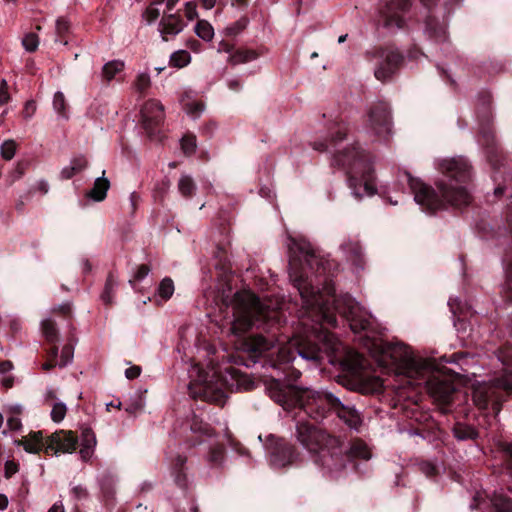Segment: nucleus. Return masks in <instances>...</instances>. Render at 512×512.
Instances as JSON below:
<instances>
[{"instance_id": "1", "label": "nucleus", "mask_w": 512, "mask_h": 512, "mask_svg": "<svg viewBox=\"0 0 512 512\" xmlns=\"http://www.w3.org/2000/svg\"><path fill=\"white\" fill-rule=\"evenodd\" d=\"M287 247L290 280L298 290L309 317L316 318L317 326H312L311 331H306L304 336L293 337L278 348L273 366L292 373L284 381L274 379L268 384L269 395L276 403L271 394V388L276 382L285 388L310 389L292 383L301 376V372L290 364L300 358L316 365L323 359V353L330 355L338 351L339 341L322 327L324 323L331 327L337 325L333 311L342 315L354 332H360L369 325V314L355 299L348 294L338 297L333 295L334 287L327 281L332 267L328 259L316 255L311 244L302 238L289 236Z\"/></svg>"}, {"instance_id": "2", "label": "nucleus", "mask_w": 512, "mask_h": 512, "mask_svg": "<svg viewBox=\"0 0 512 512\" xmlns=\"http://www.w3.org/2000/svg\"><path fill=\"white\" fill-rule=\"evenodd\" d=\"M438 169L443 179L436 183L437 190L424 184L421 180L407 174L408 184L414 194V200L426 211L436 212L448 206H466L471 196L465 186L470 179V165L463 157L442 159Z\"/></svg>"}, {"instance_id": "3", "label": "nucleus", "mask_w": 512, "mask_h": 512, "mask_svg": "<svg viewBox=\"0 0 512 512\" xmlns=\"http://www.w3.org/2000/svg\"><path fill=\"white\" fill-rule=\"evenodd\" d=\"M272 397L284 409L300 407L315 420L324 418L327 411H334L350 428L357 429L361 424L360 414L354 407L345 405L338 397L327 390L285 388L276 382L271 388Z\"/></svg>"}, {"instance_id": "4", "label": "nucleus", "mask_w": 512, "mask_h": 512, "mask_svg": "<svg viewBox=\"0 0 512 512\" xmlns=\"http://www.w3.org/2000/svg\"><path fill=\"white\" fill-rule=\"evenodd\" d=\"M333 163L347 172L348 185L355 197L372 196L375 193L372 157L359 143L350 144L335 153Z\"/></svg>"}, {"instance_id": "5", "label": "nucleus", "mask_w": 512, "mask_h": 512, "mask_svg": "<svg viewBox=\"0 0 512 512\" xmlns=\"http://www.w3.org/2000/svg\"><path fill=\"white\" fill-rule=\"evenodd\" d=\"M233 322L231 332L242 336L250 328L261 327L266 322L277 319V311L267 302H262L251 291L235 293L232 300Z\"/></svg>"}, {"instance_id": "6", "label": "nucleus", "mask_w": 512, "mask_h": 512, "mask_svg": "<svg viewBox=\"0 0 512 512\" xmlns=\"http://www.w3.org/2000/svg\"><path fill=\"white\" fill-rule=\"evenodd\" d=\"M381 362L392 366L397 375L408 378L411 384L431 370V360L416 356L410 347L399 342L383 344Z\"/></svg>"}, {"instance_id": "7", "label": "nucleus", "mask_w": 512, "mask_h": 512, "mask_svg": "<svg viewBox=\"0 0 512 512\" xmlns=\"http://www.w3.org/2000/svg\"><path fill=\"white\" fill-rule=\"evenodd\" d=\"M191 382L189 384L190 394L195 399H203L223 405L226 395L214 367L204 369L202 366L195 364L189 371Z\"/></svg>"}, {"instance_id": "8", "label": "nucleus", "mask_w": 512, "mask_h": 512, "mask_svg": "<svg viewBox=\"0 0 512 512\" xmlns=\"http://www.w3.org/2000/svg\"><path fill=\"white\" fill-rule=\"evenodd\" d=\"M315 463L321 468L322 473L329 479H338L345 475L348 456L343 454L342 447L337 439V446L325 445L317 453Z\"/></svg>"}, {"instance_id": "9", "label": "nucleus", "mask_w": 512, "mask_h": 512, "mask_svg": "<svg viewBox=\"0 0 512 512\" xmlns=\"http://www.w3.org/2000/svg\"><path fill=\"white\" fill-rule=\"evenodd\" d=\"M392 132L391 114L388 105L377 103L368 112L365 133L373 142L387 141Z\"/></svg>"}, {"instance_id": "10", "label": "nucleus", "mask_w": 512, "mask_h": 512, "mask_svg": "<svg viewBox=\"0 0 512 512\" xmlns=\"http://www.w3.org/2000/svg\"><path fill=\"white\" fill-rule=\"evenodd\" d=\"M434 363L431 361V370L425 376L415 379L412 385H425L429 395L440 404H449L455 392V386L451 380L442 375L434 374Z\"/></svg>"}, {"instance_id": "11", "label": "nucleus", "mask_w": 512, "mask_h": 512, "mask_svg": "<svg viewBox=\"0 0 512 512\" xmlns=\"http://www.w3.org/2000/svg\"><path fill=\"white\" fill-rule=\"evenodd\" d=\"M297 441L310 453H317L326 444L337 446V439L329 436L310 422H298L296 425Z\"/></svg>"}, {"instance_id": "12", "label": "nucleus", "mask_w": 512, "mask_h": 512, "mask_svg": "<svg viewBox=\"0 0 512 512\" xmlns=\"http://www.w3.org/2000/svg\"><path fill=\"white\" fill-rule=\"evenodd\" d=\"M77 443L78 438L73 432L62 430L48 438L45 452L53 451L56 455L58 452L72 453L76 449Z\"/></svg>"}, {"instance_id": "13", "label": "nucleus", "mask_w": 512, "mask_h": 512, "mask_svg": "<svg viewBox=\"0 0 512 512\" xmlns=\"http://www.w3.org/2000/svg\"><path fill=\"white\" fill-rule=\"evenodd\" d=\"M141 118L144 129L151 135L164 120V107L157 100L147 101L142 110Z\"/></svg>"}, {"instance_id": "14", "label": "nucleus", "mask_w": 512, "mask_h": 512, "mask_svg": "<svg viewBox=\"0 0 512 512\" xmlns=\"http://www.w3.org/2000/svg\"><path fill=\"white\" fill-rule=\"evenodd\" d=\"M411 0L391 2L381 10L384 25L388 28L400 29L404 26L402 14L409 8Z\"/></svg>"}, {"instance_id": "15", "label": "nucleus", "mask_w": 512, "mask_h": 512, "mask_svg": "<svg viewBox=\"0 0 512 512\" xmlns=\"http://www.w3.org/2000/svg\"><path fill=\"white\" fill-rule=\"evenodd\" d=\"M380 58L382 62L375 69L374 74L378 80L385 81L394 74L402 58L401 55L394 50H383L380 53Z\"/></svg>"}, {"instance_id": "16", "label": "nucleus", "mask_w": 512, "mask_h": 512, "mask_svg": "<svg viewBox=\"0 0 512 512\" xmlns=\"http://www.w3.org/2000/svg\"><path fill=\"white\" fill-rule=\"evenodd\" d=\"M184 29V22L179 13L163 12L158 31L164 41L178 35Z\"/></svg>"}, {"instance_id": "17", "label": "nucleus", "mask_w": 512, "mask_h": 512, "mask_svg": "<svg viewBox=\"0 0 512 512\" xmlns=\"http://www.w3.org/2000/svg\"><path fill=\"white\" fill-rule=\"evenodd\" d=\"M296 456L294 448L281 440L276 443L270 453V463L275 468L285 467L286 465L292 464Z\"/></svg>"}, {"instance_id": "18", "label": "nucleus", "mask_w": 512, "mask_h": 512, "mask_svg": "<svg viewBox=\"0 0 512 512\" xmlns=\"http://www.w3.org/2000/svg\"><path fill=\"white\" fill-rule=\"evenodd\" d=\"M274 346L273 339L266 338L262 335H255L251 336L249 338H244L241 340V342L237 345V347L245 351L247 353L251 354H261L263 352H266L270 350Z\"/></svg>"}, {"instance_id": "19", "label": "nucleus", "mask_w": 512, "mask_h": 512, "mask_svg": "<svg viewBox=\"0 0 512 512\" xmlns=\"http://www.w3.org/2000/svg\"><path fill=\"white\" fill-rule=\"evenodd\" d=\"M498 400L492 382L477 384L473 390V401L481 409H485L490 400Z\"/></svg>"}, {"instance_id": "20", "label": "nucleus", "mask_w": 512, "mask_h": 512, "mask_svg": "<svg viewBox=\"0 0 512 512\" xmlns=\"http://www.w3.org/2000/svg\"><path fill=\"white\" fill-rule=\"evenodd\" d=\"M15 444L23 446L24 450L28 453H38L41 449H45L47 442H43V436L41 431L31 432L28 436L21 440H16Z\"/></svg>"}, {"instance_id": "21", "label": "nucleus", "mask_w": 512, "mask_h": 512, "mask_svg": "<svg viewBox=\"0 0 512 512\" xmlns=\"http://www.w3.org/2000/svg\"><path fill=\"white\" fill-rule=\"evenodd\" d=\"M341 250L347 260L351 261L357 267L362 264V247L358 241L348 240L341 245Z\"/></svg>"}, {"instance_id": "22", "label": "nucleus", "mask_w": 512, "mask_h": 512, "mask_svg": "<svg viewBox=\"0 0 512 512\" xmlns=\"http://www.w3.org/2000/svg\"><path fill=\"white\" fill-rule=\"evenodd\" d=\"M110 187V182L103 175L97 177L94 181L93 188L87 193V196L95 201H102Z\"/></svg>"}, {"instance_id": "23", "label": "nucleus", "mask_w": 512, "mask_h": 512, "mask_svg": "<svg viewBox=\"0 0 512 512\" xmlns=\"http://www.w3.org/2000/svg\"><path fill=\"white\" fill-rule=\"evenodd\" d=\"M125 68V63L121 60H111L104 64L102 68V77L105 81L110 82L117 79Z\"/></svg>"}, {"instance_id": "24", "label": "nucleus", "mask_w": 512, "mask_h": 512, "mask_svg": "<svg viewBox=\"0 0 512 512\" xmlns=\"http://www.w3.org/2000/svg\"><path fill=\"white\" fill-rule=\"evenodd\" d=\"M165 0H152L151 4L145 9L143 12V19L147 22V24H152L155 22L160 14L161 10L159 6H161Z\"/></svg>"}, {"instance_id": "25", "label": "nucleus", "mask_w": 512, "mask_h": 512, "mask_svg": "<svg viewBox=\"0 0 512 512\" xmlns=\"http://www.w3.org/2000/svg\"><path fill=\"white\" fill-rule=\"evenodd\" d=\"M41 331L47 342L52 344L58 341V330L50 318L44 319L41 322Z\"/></svg>"}, {"instance_id": "26", "label": "nucleus", "mask_w": 512, "mask_h": 512, "mask_svg": "<svg viewBox=\"0 0 512 512\" xmlns=\"http://www.w3.org/2000/svg\"><path fill=\"white\" fill-rule=\"evenodd\" d=\"M53 109L63 119H68L67 100L63 92L57 91L53 97Z\"/></svg>"}, {"instance_id": "27", "label": "nucleus", "mask_w": 512, "mask_h": 512, "mask_svg": "<svg viewBox=\"0 0 512 512\" xmlns=\"http://www.w3.org/2000/svg\"><path fill=\"white\" fill-rule=\"evenodd\" d=\"M191 62V55L187 50H177L171 54L169 63L176 68H183Z\"/></svg>"}, {"instance_id": "28", "label": "nucleus", "mask_w": 512, "mask_h": 512, "mask_svg": "<svg viewBox=\"0 0 512 512\" xmlns=\"http://www.w3.org/2000/svg\"><path fill=\"white\" fill-rule=\"evenodd\" d=\"M344 455L348 456V460H350V458H360L364 460L371 458L370 450L367 445L362 442L354 443L349 450V454Z\"/></svg>"}, {"instance_id": "29", "label": "nucleus", "mask_w": 512, "mask_h": 512, "mask_svg": "<svg viewBox=\"0 0 512 512\" xmlns=\"http://www.w3.org/2000/svg\"><path fill=\"white\" fill-rule=\"evenodd\" d=\"M178 190L184 197H190L196 190V185L189 175H182L178 181Z\"/></svg>"}, {"instance_id": "30", "label": "nucleus", "mask_w": 512, "mask_h": 512, "mask_svg": "<svg viewBox=\"0 0 512 512\" xmlns=\"http://www.w3.org/2000/svg\"><path fill=\"white\" fill-rule=\"evenodd\" d=\"M195 33L202 40L211 41L214 36V29L209 22L200 20L195 26Z\"/></svg>"}, {"instance_id": "31", "label": "nucleus", "mask_w": 512, "mask_h": 512, "mask_svg": "<svg viewBox=\"0 0 512 512\" xmlns=\"http://www.w3.org/2000/svg\"><path fill=\"white\" fill-rule=\"evenodd\" d=\"M174 290L175 288L172 279L166 277L160 282L157 288V296L162 300L167 301L172 297Z\"/></svg>"}, {"instance_id": "32", "label": "nucleus", "mask_w": 512, "mask_h": 512, "mask_svg": "<svg viewBox=\"0 0 512 512\" xmlns=\"http://www.w3.org/2000/svg\"><path fill=\"white\" fill-rule=\"evenodd\" d=\"M257 54L252 50H238L230 56V61L233 65L249 62L255 60Z\"/></svg>"}, {"instance_id": "33", "label": "nucleus", "mask_w": 512, "mask_h": 512, "mask_svg": "<svg viewBox=\"0 0 512 512\" xmlns=\"http://www.w3.org/2000/svg\"><path fill=\"white\" fill-rule=\"evenodd\" d=\"M491 501L496 512H508L512 508L511 500L503 494H494Z\"/></svg>"}, {"instance_id": "34", "label": "nucleus", "mask_w": 512, "mask_h": 512, "mask_svg": "<svg viewBox=\"0 0 512 512\" xmlns=\"http://www.w3.org/2000/svg\"><path fill=\"white\" fill-rule=\"evenodd\" d=\"M16 142L14 140H6L0 147V154L4 160H11L16 153Z\"/></svg>"}, {"instance_id": "35", "label": "nucleus", "mask_w": 512, "mask_h": 512, "mask_svg": "<svg viewBox=\"0 0 512 512\" xmlns=\"http://www.w3.org/2000/svg\"><path fill=\"white\" fill-rule=\"evenodd\" d=\"M495 391L503 389L508 393H512V374H504L501 378L491 381Z\"/></svg>"}, {"instance_id": "36", "label": "nucleus", "mask_w": 512, "mask_h": 512, "mask_svg": "<svg viewBox=\"0 0 512 512\" xmlns=\"http://www.w3.org/2000/svg\"><path fill=\"white\" fill-rule=\"evenodd\" d=\"M453 433L454 436L459 440L474 439L477 437V432L473 428L461 425H457L454 428Z\"/></svg>"}, {"instance_id": "37", "label": "nucleus", "mask_w": 512, "mask_h": 512, "mask_svg": "<svg viewBox=\"0 0 512 512\" xmlns=\"http://www.w3.org/2000/svg\"><path fill=\"white\" fill-rule=\"evenodd\" d=\"M196 138L193 135H185L181 139V148L186 155H192L196 150Z\"/></svg>"}, {"instance_id": "38", "label": "nucleus", "mask_w": 512, "mask_h": 512, "mask_svg": "<svg viewBox=\"0 0 512 512\" xmlns=\"http://www.w3.org/2000/svg\"><path fill=\"white\" fill-rule=\"evenodd\" d=\"M116 286L117 283L114 280V278L112 276H109L105 284L104 292L101 296L105 303H112L113 293L115 291Z\"/></svg>"}, {"instance_id": "39", "label": "nucleus", "mask_w": 512, "mask_h": 512, "mask_svg": "<svg viewBox=\"0 0 512 512\" xmlns=\"http://www.w3.org/2000/svg\"><path fill=\"white\" fill-rule=\"evenodd\" d=\"M145 406V400L141 393H137L134 395L133 398H131V402L127 405L125 410L129 413H135L137 411H140Z\"/></svg>"}, {"instance_id": "40", "label": "nucleus", "mask_w": 512, "mask_h": 512, "mask_svg": "<svg viewBox=\"0 0 512 512\" xmlns=\"http://www.w3.org/2000/svg\"><path fill=\"white\" fill-rule=\"evenodd\" d=\"M22 45L28 52H34L39 45L38 36L34 33L26 34L22 39Z\"/></svg>"}, {"instance_id": "41", "label": "nucleus", "mask_w": 512, "mask_h": 512, "mask_svg": "<svg viewBox=\"0 0 512 512\" xmlns=\"http://www.w3.org/2000/svg\"><path fill=\"white\" fill-rule=\"evenodd\" d=\"M151 84L150 76L147 72H141L137 75L134 86L138 92L146 91Z\"/></svg>"}, {"instance_id": "42", "label": "nucleus", "mask_w": 512, "mask_h": 512, "mask_svg": "<svg viewBox=\"0 0 512 512\" xmlns=\"http://www.w3.org/2000/svg\"><path fill=\"white\" fill-rule=\"evenodd\" d=\"M67 407L62 402H57L51 410V418L54 422H61L66 415Z\"/></svg>"}, {"instance_id": "43", "label": "nucleus", "mask_w": 512, "mask_h": 512, "mask_svg": "<svg viewBox=\"0 0 512 512\" xmlns=\"http://www.w3.org/2000/svg\"><path fill=\"white\" fill-rule=\"evenodd\" d=\"M185 111L192 118H197L204 111V105L201 102L191 101L185 104Z\"/></svg>"}, {"instance_id": "44", "label": "nucleus", "mask_w": 512, "mask_h": 512, "mask_svg": "<svg viewBox=\"0 0 512 512\" xmlns=\"http://www.w3.org/2000/svg\"><path fill=\"white\" fill-rule=\"evenodd\" d=\"M248 25V19L245 17L240 18L235 23L226 27V32L229 35H237Z\"/></svg>"}, {"instance_id": "45", "label": "nucleus", "mask_w": 512, "mask_h": 512, "mask_svg": "<svg viewBox=\"0 0 512 512\" xmlns=\"http://www.w3.org/2000/svg\"><path fill=\"white\" fill-rule=\"evenodd\" d=\"M73 359V348L69 345L63 347L61 351V360L58 362L59 367H65L71 363Z\"/></svg>"}, {"instance_id": "46", "label": "nucleus", "mask_w": 512, "mask_h": 512, "mask_svg": "<svg viewBox=\"0 0 512 512\" xmlns=\"http://www.w3.org/2000/svg\"><path fill=\"white\" fill-rule=\"evenodd\" d=\"M503 289L508 292L512 298V263L505 267V282L503 284Z\"/></svg>"}, {"instance_id": "47", "label": "nucleus", "mask_w": 512, "mask_h": 512, "mask_svg": "<svg viewBox=\"0 0 512 512\" xmlns=\"http://www.w3.org/2000/svg\"><path fill=\"white\" fill-rule=\"evenodd\" d=\"M224 450L221 446H213L209 455V461L218 464L222 461Z\"/></svg>"}, {"instance_id": "48", "label": "nucleus", "mask_w": 512, "mask_h": 512, "mask_svg": "<svg viewBox=\"0 0 512 512\" xmlns=\"http://www.w3.org/2000/svg\"><path fill=\"white\" fill-rule=\"evenodd\" d=\"M82 436H83L82 447H85V446L91 447V448L95 447L96 437L91 430L86 429L85 431H83Z\"/></svg>"}, {"instance_id": "49", "label": "nucleus", "mask_w": 512, "mask_h": 512, "mask_svg": "<svg viewBox=\"0 0 512 512\" xmlns=\"http://www.w3.org/2000/svg\"><path fill=\"white\" fill-rule=\"evenodd\" d=\"M69 165L78 173L87 167L88 161L84 156H79L72 159Z\"/></svg>"}, {"instance_id": "50", "label": "nucleus", "mask_w": 512, "mask_h": 512, "mask_svg": "<svg viewBox=\"0 0 512 512\" xmlns=\"http://www.w3.org/2000/svg\"><path fill=\"white\" fill-rule=\"evenodd\" d=\"M10 101V94L8 92V83L5 79L0 81V104L4 105Z\"/></svg>"}, {"instance_id": "51", "label": "nucleus", "mask_w": 512, "mask_h": 512, "mask_svg": "<svg viewBox=\"0 0 512 512\" xmlns=\"http://www.w3.org/2000/svg\"><path fill=\"white\" fill-rule=\"evenodd\" d=\"M36 103L33 100L27 101L23 109V116L25 119H30L36 112Z\"/></svg>"}, {"instance_id": "52", "label": "nucleus", "mask_w": 512, "mask_h": 512, "mask_svg": "<svg viewBox=\"0 0 512 512\" xmlns=\"http://www.w3.org/2000/svg\"><path fill=\"white\" fill-rule=\"evenodd\" d=\"M150 273V268L147 265H139L134 273V280L141 281Z\"/></svg>"}, {"instance_id": "53", "label": "nucleus", "mask_w": 512, "mask_h": 512, "mask_svg": "<svg viewBox=\"0 0 512 512\" xmlns=\"http://www.w3.org/2000/svg\"><path fill=\"white\" fill-rule=\"evenodd\" d=\"M185 15L188 20L192 21L198 17L196 4L193 2H187L185 4Z\"/></svg>"}, {"instance_id": "54", "label": "nucleus", "mask_w": 512, "mask_h": 512, "mask_svg": "<svg viewBox=\"0 0 512 512\" xmlns=\"http://www.w3.org/2000/svg\"><path fill=\"white\" fill-rule=\"evenodd\" d=\"M69 30V22L65 18H59L56 21V33L58 36L63 35Z\"/></svg>"}, {"instance_id": "55", "label": "nucleus", "mask_w": 512, "mask_h": 512, "mask_svg": "<svg viewBox=\"0 0 512 512\" xmlns=\"http://www.w3.org/2000/svg\"><path fill=\"white\" fill-rule=\"evenodd\" d=\"M347 133V127L344 124L338 125L336 132L332 136V142H338L345 138Z\"/></svg>"}, {"instance_id": "56", "label": "nucleus", "mask_w": 512, "mask_h": 512, "mask_svg": "<svg viewBox=\"0 0 512 512\" xmlns=\"http://www.w3.org/2000/svg\"><path fill=\"white\" fill-rule=\"evenodd\" d=\"M18 471V465L13 461H7L5 463V476L7 478L11 477Z\"/></svg>"}, {"instance_id": "57", "label": "nucleus", "mask_w": 512, "mask_h": 512, "mask_svg": "<svg viewBox=\"0 0 512 512\" xmlns=\"http://www.w3.org/2000/svg\"><path fill=\"white\" fill-rule=\"evenodd\" d=\"M141 373V368L139 366H132L125 370V376L127 379H135Z\"/></svg>"}, {"instance_id": "58", "label": "nucleus", "mask_w": 512, "mask_h": 512, "mask_svg": "<svg viewBox=\"0 0 512 512\" xmlns=\"http://www.w3.org/2000/svg\"><path fill=\"white\" fill-rule=\"evenodd\" d=\"M24 174V168L22 165L18 164L15 170L10 175V184H13L15 181L19 180Z\"/></svg>"}, {"instance_id": "59", "label": "nucleus", "mask_w": 512, "mask_h": 512, "mask_svg": "<svg viewBox=\"0 0 512 512\" xmlns=\"http://www.w3.org/2000/svg\"><path fill=\"white\" fill-rule=\"evenodd\" d=\"M186 460V456L176 455L175 457L172 458V465L174 466L175 469L180 470L186 463Z\"/></svg>"}, {"instance_id": "60", "label": "nucleus", "mask_w": 512, "mask_h": 512, "mask_svg": "<svg viewBox=\"0 0 512 512\" xmlns=\"http://www.w3.org/2000/svg\"><path fill=\"white\" fill-rule=\"evenodd\" d=\"M7 425L11 430H19L21 428V421L17 417L7 419Z\"/></svg>"}, {"instance_id": "61", "label": "nucleus", "mask_w": 512, "mask_h": 512, "mask_svg": "<svg viewBox=\"0 0 512 512\" xmlns=\"http://www.w3.org/2000/svg\"><path fill=\"white\" fill-rule=\"evenodd\" d=\"M76 174V171L73 169V167H71L70 165L64 167L62 170H61V177L63 179H70L71 177H73L74 175Z\"/></svg>"}, {"instance_id": "62", "label": "nucleus", "mask_w": 512, "mask_h": 512, "mask_svg": "<svg viewBox=\"0 0 512 512\" xmlns=\"http://www.w3.org/2000/svg\"><path fill=\"white\" fill-rule=\"evenodd\" d=\"M72 493L74 494V496L77 498V499H80V498H83L86 496L87 492H86V489L84 487H82L81 485H78V486H75L73 489H72Z\"/></svg>"}, {"instance_id": "63", "label": "nucleus", "mask_w": 512, "mask_h": 512, "mask_svg": "<svg viewBox=\"0 0 512 512\" xmlns=\"http://www.w3.org/2000/svg\"><path fill=\"white\" fill-rule=\"evenodd\" d=\"M381 387H382V382L378 377H373L370 380V387H369L370 391H378L381 389Z\"/></svg>"}, {"instance_id": "64", "label": "nucleus", "mask_w": 512, "mask_h": 512, "mask_svg": "<svg viewBox=\"0 0 512 512\" xmlns=\"http://www.w3.org/2000/svg\"><path fill=\"white\" fill-rule=\"evenodd\" d=\"M227 85H228L229 89L234 90V91H238L241 88V83L237 78L228 80Z\"/></svg>"}]
</instances>
